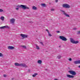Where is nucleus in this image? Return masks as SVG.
Segmentation results:
<instances>
[{"label": "nucleus", "instance_id": "nucleus-1", "mask_svg": "<svg viewBox=\"0 0 80 80\" xmlns=\"http://www.w3.org/2000/svg\"><path fill=\"white\" fill-rule=\"evenodd\" d=\"M68 72L69 73H70V74L72 75L67 74V77H68V78H74V76L76 75V72H75L74 71L70 70L68 71Z\"/></svg>", "mask_w": 80, "mask_h": 80}, {"label": "nucleus", "instance_id": "nucleus-2", "mask_svg": "<svg viewBox=\"0 0 80 80\" xmlns=\"http://www.w3.org/2000/svg\"><path fill=\"white\" fill-rule=\"evenodd\" d=\"M19 7L23 9V10H25L26 9H29V8L27 7V6L25 5H21L19 6Z\"/></svg>", "mask_w": 80, "mask_h": 80}, {"label": "nucleus", "instance_id": "nucleus-3", "mask_svg": "<svg viewBox=\"0 0 80 80\" xmlns=\"http://www.w3.org/2000/svg\"><path fill=\"white\" fill-rule=\"evenodd\" d=\"M70 41H71V42L73 44H77V43H78V41H75L72 38H71Z\"/></svg>", "mask_w": 80, "mask_h": 80}, {"label": "nucleus", "instance_id": "nucleus-4", "mask_svg": "<svg viewBox=\"0 0 80 80\" xmlns=\"http://www.w3.org/2000/svg\"><path fill=\"white\" fill-rule=\"evenodd\" d=\"M59 38L60 39H61V40H62V41H67V39L65 37L63 36H59Z\"/></svg>", "mask_w": 80, "mask_h": 80}, {"label": "nucleus", "instance_id": "nucleus-5", "mask_svg": "<svg viewBox=\"0 0 80 80\" xmlns=\"http://www.w3.org/2000/svg\"><path fill=\"white\" fill-rule=\"evenodd\" d=\"M62 7H64V8H70V6L69 5L65 3L62 5Z\"/></svg>", "mask_w": 80, "mask_h": 80}, {"label": "nucleus", "instance_id": "nucleus-6", "mask_svg": "<svg viewBox=\"0 0 80 80\" xmlns=\"http://www.w3.org/2000/svg\"><path fill=\"white\" fill-rule=\"evenodd\" d=\"M61 12H62L63 14L65 16H66V17H70V16L69 15L67 14V13H66V12H65L64 11H61Z\"/></svg>", "mask_w": 80, "mask_h": 80}, {"label": "nucleus", "instance_id": "nucleus-7", "mask_svg": "<svg viewBox=\"0 0 80 80\" xmlns=\"http://www.w3.org/2000/svg\"><path fill=\"white\" fill-rule=\"evenodd\" d=\"M20 36L23 38H27L28 36L26 34H21Z\"/></svg>", "mask_w": 80, "mask_h": 80}, {"label": "nucleus", "instance_id": "nucleus-8", "mask_svg": "<svg viewBox=\"0 0 80 80\" xmlns=\"http://www.w3.org/2000/svg\"><path fill=\"white\" fill-rule=\"evenodd\" d=\"M10 21L11 23H15V19L13 18H12L10 19Z\"/></svg>", "mask_w": 80, "mask_h": 80}, {"label": "nucleus", "instance_id": "nucleus-9", "mask_svg": "<svg viewBox=\"0 0 80 80\" xmlns=\"http://www.w3.org/2000/svg\"><path fill=\"white\" fill-rule=\"evenodd\" d=\"M21 66L23 67H25V68H27L28 67L26 65V64H25L21 63Z\"/></svg>", "mask_w": 80, "mask_h": 80}, {"label": "nucleus", "instance_id": "nucleus-10", "mask_svg": "<svg viewBox=\"0 0 80 80\" xmlns=\"http://www.w3.org/2000/svg\"><path fill=\"white\" fill-rule=\"evenodd\" d=\"M74 62V64H80V60L75 61Z\"/></svg>", "mask_w": 80, "mask_h": 80}, {"label": "nucleus", "instance_id": "nucleus-11", "mask_svg": "<svg viewBox=\"0 0 80 80\" xmlns=\"http://www.w3.org/2000/svg\"><path fill=\"white\" fill-rule=\"evenodd\" d=\"M8 48L9 50H13V49H14V47L13 46H8Z\"/></svg>", "mask_w": 80, "mask_h": 80}, {"label": "nucleus", "instance_id": "nucleus-12", "mask_svg": "<svg viewBox=\"0 0 80 80\" xmlns=\"http://www.w3.org/2000/svg\"><path fill=\"white\" fill-rule=\"evenodd\" d=\"M14 65L15 66H21V63L20 64L17 62L15 63Z\"/></svg>", "mask_w": 80, "mask_h": 80}, {"label": "nucleus", "instance_id": "nucleus-13", "mask_svg": "<svg viewBox=\"0 0 80 80\" xmlns=\"http://www.w3.org/2000/svg\"><path fill=\"white\" fill-rule=\"evenodd\" d=\"M7 27V26H2L0 27V29H3Z\"/></svg>", "mask_w": 80, "mask_h": 80}, {"label": "nucleus", "instance_id": "nucleus-14", "mask_svg": "<svg viewBox=\"0 0 80 80\" xmlns=\"http://www.w3.org/2000/svg\"><path fill=\"white\" fill-rule=\"evenodd\" d=\"M32 10H37V7H35V6H33L32 7Z\"/></svg>", "mask_w": 80, "mask_h": 80}, {"label": "nucleus", "instance_id": "nucleus-15", "mask_svg": "<svg viewBox=\"0 0 80 80\" xmlns=\"http://www.w3.org/2000/svg\"><path fill=\"white\" fill-rule=\"evenodd\" d=\"M42 61L41 60H39L38 61V63H39V64H41L42 63Z\"/></svg>", "mask_w": 80, "mask_h": 80}, {"label": "nucleus", "instance_id": "nucleus-16", "mask_svg": "<svg viewBox=\"0 0 80 80\" xmlns=\"http://www.w3.org/2000/svg\"><path fill=\"white\" fill-rule=\"evenodd\" d=\"M41 5L43 7H46V5L44 3L41 4Z\"/></svg>", "mask_w": 80, "mask_h": 80}, {"label": "nucleus", "instance_id": "nucleus-17", "mask_svg": "<svg viewBox=\"0 0 80 80\" xmlns=\"http://www.w3.org/2000/svg\"><path fill=\"white\" fill-rule=\"evenodd\" d=\"M4 17L3 16H2L1 18H0V19L1 20H2V21H3V20H4Z\"/></svg>", "mask_w": 80, "mask_h": 80}, {"label": "nucleus", "instance_id": "nucleus-18", "mask_svg": "<svg viewBox=\"0 0 80 80\" xmlns=\"http://www.w3.org/2000/svg\"><path fill=\"white\" fill-rule=\"evenodd\" d=\"M38 75V74L37 73H35L34 74L32 75V77H36V75Z\"/></svg>", "mask_w": 80, "mask_h": 80}, {"label": "nucleus", "instance_id": "nucleus-19", "mask_svg": "<svg viewBox=\"0 0 80 80\" xmlns=\"http://www.w3.org/2000/svg\"><path fill=\"white\" fill-rule=\"evenodd\" d=\"M22 47V48H26L27 47L25 46H21Z\"/></svg>", "mask_w": 80, "mask_h": 80}, {"label": "nucleus", "instance_id": "nucleus-20", "mask_svg": "<svg viewBox=\"0 0 80 80\" xmlns=\"http://www.w3.org/2000/svg\"><path fill=\"white\" fill-rule=\"evenodd\" d=\"M40 49V48H39V47L38 46H36V49L37 50H39Z\"/></svg>", "mask_w": 80, "mask_h": 80}, {"label": "nucleus", "instance_id": "nucleus-21", "mask_svg": "<svg viewBox=\"0 0 80 80\" xmlns=\"http://www.w3.org/2000/svg\"><path fill=\"white\" fill-rule=\"evenodd\" d=\"M61 57H62L61 56H58L57 57V58H58V59H60V58H61Z\"/></svg>", "mask_w": 80, "mask_h": 80}, {"label": "nucleus", "instance_id": "nucleus-22", "mask_svg": "<svg viewBox=\"0 0 80 80\" xmlns=\"http://www.w3.org/2000/svg\"><path fill=\"white\" fill-rule=\"evenodd\" d=\"M48 35L49 37H52V35H51V34H50V32L48 33Z\"/></svg>", "mask_w": 80, "mask_h": 80}, {"label": "nucleus", "instance_id": "nucleus-23", "mask_svg": "<svg viewBox=\"0 0 80 80\" xmlns=\"http://www.w3.org/2000/svg\"><path fill=\"white\" fill-rule=\"evenodd\" d=\"M3 56V55L2 54V53H0V57H2Z\"/></svg>", "mask_w": 80, "mask_h": 80}, {"label": "nucleus", "instance_id": "nucleus-24", "mask_svg": "<svg viewBox=\"0 0 80 80\" xmlns=\"http://www.w3.org/2000/svg\"><path fill=\"white\" fill-rule=\"evenodd\" d=\"M3 12V10L0 9V12Z\"/></svg>", "mask_w": 80, "mask_h": 80}, {"label": "nucleus", "instance_id": "nucleus-25", "mask_svg": "<svg viewBox=\"0 0 80 80\" xmlns=\"http://www.w3.org/2000/svg\"><path fill=\"white\" fill-rule=\"evenodd\" d=\"M4 77H7V75L4 74L3 75Z\"/></svg>", "mask_w": 80, "mask_h": 80}, {"label": "nucleus", "instance_id": "nucleus-26", "mask_svg": "<svg viewBox=\"0 0 80 80\" xmlns=\"http://www.w3.org/2000/svg\"><path fill=\"white\" fill-rule=\"evenodd\" d=\"M68 60H69V61H72V58H70L68 59Z\"/></svg>", "mask_w": 80, "mask_h": 80}, {"label": "nucleus", "instance_id": "nucleus-27", "mask_svg": "<svg viewBox=\"0 0 80 80\" xmlns=\"http://www.w3.org/2000/svg\"><path fill=\"white\" fill-rule=\"evenodd\" d=\"M51 11H54V10H55V9H51Z\"/></svg>", "mask_w": 80, "mask_h": 80}, {"label": "nucleus", "instance_id": "nucleus-28", "mask_svg": "<svg viewBox=\"0 0 80 80\" xmlns=\"http://www.w3.org/2000/svg\"><path fill=\"white\" fill-rule=\"evenodd\" d=\"M46 31L48 32V33H49V31L48 29H46Z\"/></svg>", "mask_w": 80, "mask_h": 80}, {"label": "nucleus", "instance_id": "nucleus-29", "mask_svg": "<svg viewBox=\"0 0 80 80\" xmlns=\"http://www.w3.org/2000/svg\"><path fill=\"white\" fill-rule=\"evenodd\" d=\"M73 30H77V28H74L73 29Z\"/></svg>", "mask_w": 80, "mask_h": 80}, {"label": "nucleus", "instance_id": "nucleus-30", "mask_svg": "<svg viewBox=\"0 0 80 80\" xmlns=\"http://www.w3.org/2000/svg\"><path fill=\"white\" fill-rule=\"evenodd\" d=\"M78 34H80V31H78Z\"/></svg>", "mask_w": 80, "mask_h": 80}, {"label": "nucleus", "instance_id": "nucleus-31", "mask_svg": "<svg viewBox=\"0 0 80 80\" xmlns=\"http://www.w3.org/2000/svg\"><path fill=\"white\" fill-rule=\"evenodd\" d=\"M19 8H16V10H18Z\"/></svg>", "mask_w": 80, "mask_h": 80}, {"label": "nucleus", "instance_id": "nucleus-32", "mask_svg": "<svg viewBox=\"0 0 80 80\" xmlns=\"http://www.w3.org/2000/svg\"><path fill=\"white\" fill-rule=\"evenodd\" d=\"M55 2H58V0H55Z\"/></svg>", "mask_w": 80, "mask_h": 80}, {"label": "nucleus", "instance_id": "nucleus-33", "mask_svg": "<svg viewBox=\"0 0 80 80\" xmlns=\"http://www.w3.org/2000/svg\"><path fill=\"white\" fill-rule=\"evenodd\" d=\"M40 43H41V44H42V45H43V43L42 42H40Z\"/></svg>", "mask_w": 80, "mask_h": 80}, {"label": "nucleus", "instance_id": "nucleus-34", "mask_svg": "<svg viewBox=\"0 0 80 80\" xmlns=\"http://www.w3.org/2000/svg\"><path fill=\"white\" fill-rule=\"evenodd\" d=\"M57 32L58 33H60V32L59 31H57Z\"/></svg>", "mask_w": 80, "mask_h": 80}, {"label": "nucleus", "instance_id": "nucleus-35", "mask_svg": "<svg viewBox=\"0 0 80 80\" xmlns=\"http://www.w3.org/2000/svg\"><path fill=\"white\" fill-rule=\"evenodd\" d=\"M54 80H58L57 79H55Z\"/></svg>", "mask_w": 80, "mask_h": 80}, {"label": "nucleus", "instance_id": "nucleus-36", "mask_svg": "<svg viewBox=\"0 0 80 80\" xmlns=\"http://www.w3.org/2000/svg\"><path fill=\"white\" fill-rule=\"evenodd\" d=\"M78 67H79V68H80V65L78 66Z\"/></svg>", "mask_w": 80, "mask_h": 80}, {"label": "nucleus", "instance_id": "nucleus-37", "mask_svg": "<svg viewBox=\"0 0 80 80\" xmlns=\"http://www.w3.org/2000/svg\"><path fill=\"white\" fill-rule=\"evenodd\" d=\"M13 80V78H12V80Z\"/></svg>", "mask_w": 80, "mask_h": 80}, {"label": "nucleus", "instance_id": "nucleus-38", "mask_svg": "<svg viewBox=\"0 0 80 80\" xmlns=\"http://www.w3.org/2000/svg\"><path fill=\"white\" fill-rule=\"evenodd\" d=\"M59 47H60V46H59Z\"/></svg>", "mask_w": 80, "mask_h": 80}, {"label": "nucleus", "instance_id": "nucleus-39", "mask_svg": "<svg viewBox=\"0 0 80 80\" xmlns=\"http://www.w3.org/2000/svg\"><path fill=\"white\" fill-rule=\"evenodd\" d=\"M29 71H30V70H29Z\"/></svg>", "mask_w": 80, "mask_h": 80}]
</instances>
